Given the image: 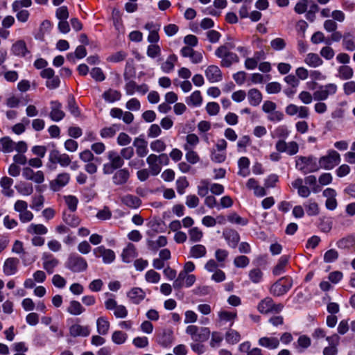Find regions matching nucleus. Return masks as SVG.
<instances>
[{
  "instance_id": "obj_1",
  "label": "nucleus",
  "mask_w": 355,
  "mask_h": 355,
  "mask_svg": "<svg viewBox=\"0 0 355 355\" xmlns=\"http://www.w3.org/2000/svg\"><path fill=\"white\" fill-rule=\"evenodd\" d=\"M234 48L235 44L233 42H228L216 49L215 55L221 59V67H230L233 63L239 62L238 55L231 51Z\"/></svg>"
},
{
  "instance_id": "obj_2",
  "label": "nucleus",
  "mask_w": 355,
  "mask_h": 355,
  "mask_svg": "<svg viewBox=\"0 0 355 355\" xmlns=\"http://www.w3.org/2000/svg\"><path fill=\"white\" fill-rule=\"evenodd\" d=\"M108 162L103 166V172L105 175H110L119 168H121L124 164V160L119 153L114 150H109L107 153Z\"/></svg>"
},
{
  "instance_id": "obj_3",
  "label": "nucleus",
  "mask_w": 355,
  "mask_h": 355,
  "mask_svg": "<svg viewBox=\"0 0 355 355\" xmlns=\"http://www.w3.org/2000/svg\"><path fill=\"white\" fill-rule=\"evenodd\" d=\"M293 286V280L291 278L283 277L273 283L269 289L271 295L279 297L285 295Z\"/></svg>"
},
{
  "instance_id": "obj_4",
  "label": "nucleus",
  "mask_w": 355,
  "mask_h": 355,
  "mask_svg": "<svg viewBox=\"0 0 355 355\" xmlns=\"http://www.w3.org/2000/svg\"><path fill=\"white\" fill-rule=\"evenodd\" d=\"M186 333L189 334L194 342L202 343L208 340L210 330L208 327L189 325L186 328Z\"/></svg>"
},
{
  "instance_id": "obj_5",
  "label": "nucleus",
  "mask_w": 355,
  "mask_h": 355,
  "mask_svg": "<svg viewBox=\"0 0 355 355\" xmlns=\"http://www.w3.org/2000/svg\"><path fill=\"white\" fill-rule=\"evenodd\" d=\"M65 266L73 272H81L87 268V262L76 254H71L66 261Z\"/></svg>"
},
{
  "instance_id": "obj_6",
  "label": "nucleus",
  "mask_w": 355,
  "mask_h": 355,
  "mask_svg": "<svg viewBox=\"0 0 355 355\" xmlns=\"http://www.w3.org/2000/svg\"><path fill=\"white\" fill-rule=\"evenodd\" d=\"M283 308L282 304H275L273 300L270 297L261 300L257 305V310L262 314L279 313Z\"/></svg>"
},
{
  "instance_id": "obj_7",
  "label": "nucleus",
  "mask_w": 355,
  "mask_h": 355,
  "mask_svg": "<svg viewBox=\"0 0 355 355\" xmlns=\"http://www.w3.org/2000/svg\"><path fill=\"white\" fill-rule=\"evenodd\" d=\"M340 162V154L336 150H329L328 154L322 157L319 160L321 168L326 170L332 169L335 166L338 165Z\"/></svg>"
},
{
  "instance_id": "obj_8",
  "label": "nucleus",
  "mask_w": 355,
  "mask_h": 355,
  "mask_svg": "<svg viewBox=\"0 0 355 355\" xmlns=\"http://www.w3.org/2000/svg\"><path fill=\"white\" fill-rule=\"evenodd\" d=\"M337 92V86L335 84L329 83L326 85H320L313 92V99L316 101L327 100L330 95H334Z\"/></svg>"
},
{
  "instance_id": "obj_9",
  "label": "nucleus",
  "mask_w": 355,
  "mask_h": 355,
  "mask_svg": "<svg viewBox=\"0 0 355 355\" xmlns=\"http://www.w3.org/2000/svg\"><path fill=\"white\" fill-rule=\"evenodd\" d=\"M296 168L304 173L318 171V167L312 157H299L296 159Z\"/></svg>"
},
{
  "instance_id": "obj_10",
  "label": "nucleus",
  "mask_w": 355,
  "mask_h": 355,
  "mask_svg": "<svg viewBox=\"0 0 355 355\" xmlns=\"http://www.w3.org/2000/svg\"><path fill=\"white\" fill-rule=\"evenodd\" d=\"M49 160L51 164H58L62 167H67L71 163V159L69 155L66 153H61L57 149H53L50 151Z\"/></svg>"
},
{
  "instance_id": "obj_11",
  "label": "nucleus",
  "mask_w": 355,
  "mask_h": 355,
  "mask_svg": "<svg viewBox=\"0 0 355 355\" xmlns=\"http://www.w3.org/2000/svg\"><path fill=\"white\" fill-rule=\"evenodd\" d=\"M51 111L49 117L53 121H60L65 116V113L62 110V105L58 101H51Z\"/></svg>"
},
{
  "instance_id": "obj_12",
  "label": "nucleus",
  "mask_w": 355,
  "mask_h": 355,
  "mask_svg": "<svg viewBox=\"0 0 355 355\" xmlns=\"http://www.w3.org/2000/svg\"><path fill=\"white\" fill-rule=\"evenodd\" d=\"M173 340V331L171 329H164L157 336V343L164 347L170 346Z\"/></svg>"
},
{
  "instance_id": "obj_13",
  "label": "nucleus",
  "mask_w": 355,
  "mask_h": 355,
  "mask_svg": "<svg viewBox=\"0 0 355 355\" xmlns=\"http://www.w3.org/2000/svg\"><path fill=\"white\" fill-rule=\"evenodd\" d=\"M69 180L70 175L69 173H60L57 175L55 180L50 182V188L53 191H58L69 183Z\"/></svg>"
},
{
  "instance_id": "obj_14",
  "label": "nucleus",
  "mask_w": 355,
  "mask_h": 355,
  "mask_svg": "<svg viewBox=\"0 0 355 355\" xmlns=\"http://www.w3.org/2000/svg\"><path fill=\"white\" fill-rule=\"evenodd\" d=\"M94 254L97 257H102L105 263H110L115 259V254L113 250L106 249L104 246H99L94 250Z\"/></svg>"
},
{
  "instance_id": "obj_15",
  "label": "nucleus",
  "mask_w": 355,
  "mask_h": 355,
  "mask_svg": "<svg viewBox=\"0 0 355 355\" xmlns=\"http://www.w3.org/2000/svg\"><path fill=\"white\" fill-rule=\"evenodd\" d=\"M133 146L136 149V154L139 157H144L148 153V141L141 137L135 138Z\"/></svg>"
},
{
  "instance_id": "obj_16",
  "label": "nucleus",
  "mask_w": 355,
  "mask_h": 355,
  "mask_svg": "<svg viewBox=\"0 0 355 355\" xmlns=\"http://www.w3.org/2000/svg\"><path fill=\"white\" fill-rule=\"evenodd\" d=\"M205 76L210 83H216L222 80V72L216 65H210L205 70Z\"/></svg>"
},
{
  "instance_id": "obj_17",
  "label": "nucleus",
  "mask_w": 355,
  "mask_h": 355,
  "mask_svg": "<svg viewBox=\"0 0 355 355\" xmlns=\"http://www.w3.org/2000/svg\"><path fill=\"white\" fill-rule=\"evenodd\" d=\"M130 175L127 168H119L112 177L113 183L116 185H123L128 182Z\"/></svg>"
},
{
  "instance_id": "obj_18",
  "label": "nucleus",
  "mask_w": 355,
  "mask_h": 355,
  "mask_svg": "<svg viewBox=\"0 0 355 355\" xmlns=\"http://www.w3.org/2000/svg\"><path fill=\"white\" fill-rule=\"evenodd\" d=\"M327 340L329 346L326 347L323 349L324 355H336L338 353L337 345L339 341V336L334 334L331 336L327 337Z\"/></svg>"
},
{
  "instance_id": "obj_19",
  "label": "nucleus",
  "mask_w": 355,
  "mask_h": 355,
  "mask_svg": "<svg viewBox=\"0 0 355 355\" xmlns=\"http://www.w3.org/2000/svg\"><path fill=\"white\" fill-rule=\"evenodd\" d=\"M223 235L231 248H235L237 246L240 241V236L236 230L232 229L225 230Z\"/></svg>"
},
{
  "instance_id": "obj_20",
  "label": "nucleus",
  "mask_w": 355,
  "mask_h": 355,
  "mask_svg": "<svg viewBox=\"0 0 355 355\" xmlns=\"http://www.w3.org/2000/svg\"><path fill=\"white\" fill-rule=\"evenodd\" d=\"M42 260L43 268L49 274H52L55 268L59 264L58 259L54 258L51 254H44Z\"/></svg>"
},
{
  "instance_id": "obj_21",
  "label": "nucleus",
  "mask_w": 355,
  "mask_h": 355,
  "mask_svg": "<svg viewBox=\"0 0 355 355\" xmlns=\"http://www.w3.org/2000/svg\"><path fill=\"white\" fill-rule=\"evenodd\" d=\"M148 91V87L146 84L137 85L133 80H130L125 84V92L128 95H132L135 92L141 93V94H146Z\"/></svg>"
},
{
  "instance_id": "obj_22",
  "label": "nucleus",
  "mask_w": 355,
  "mask_h": 355,
  "mask_svg": "<svg viewBox=\"0 0 355 355\" xmlns=\"http://www.w3.org/2000/svg\"><path fill=\"white\" fill-rule=\"evenodd\" d=\"M146 162L148 164L149 169L151 175H158L161 170L162 167L159 166V160L157 155L155 154H150L146 158Z\"/></svg>"
},
{
  "instance_id": "obj_23",
  "label": "nucleus",
  "mask_w": 355,
  "mask_h": 355,
  "mask_svg": "<svg viewBox=\"0 0 355 355\" xmlns=\"http://www.w3.org/2000/svg\"><path fill=\"white\" fill-rule=\"evenodd\" d=\"M258 343L260 346L272 350L278 348L279 340L276 337L264 336L259 339Z\"/></svg>"
},
{
  "instance_id": "obj_24",
  "label": "nucleus",
  "mask_w": 355,
  "mask_h": 355,
  "mask_svg": "<svg viewBox=\"0 0 355 355\" xmlns=\"http://www.w3.org/2000/svg\"><path fill=\"white\" fill-rule=\"evenodd\" d=\"M69 334L72 337H86L89 335L90 330L88 326L75 324L70 327Z\"/></svg>"
},
{
  "instance_id": "obj_25",
  "label": "nucleus",
  "mask_w": 355,
  "mask_h": 355,
  "mask_svg": "<svg viewBox=\"0 0 355 355\" xmlns=\"http://www.w3.org/2000/svg\"><path fill=\"white\" fill-rule=\"evenodd\" d=\"M19 262L17 258H8L4 262L3 272L8 276L14 275L17 270Z\"/></svg>"
},
{
  "instance_id": "obj_26",
  "label": "nucleus",
  "mask_w": 355,
  "mask_h": 355,
  "mask_svg": "<svg viewBox=\"0 0 355 355\" xmlns=\"http://www.w3.org/2000/svg\"><path fill=\"white\" fill-rule=\"evenodd\" d=\"M304 180L302 178H297L292 183L291 185L293 188L297 189V193L302 198H308L311 194V189L303 185Z\"/></svg>"
},
{
  "instance_id": "obj_27",
  "label": "nucleus",
  "mask_w": 355,
  "mask_h": 355,
  "mask_svg": "<svg viewBox=\"0 0 355 355\" xmlns=\"http://www.w3.org/2000/svg\"><path fill=\"white\" fill-rule=\"evenodd\" d=\"M127 295L132 303L138 304L145 298L146 293L141 288L135 287L132 288Z\"/></svg>"
},
{
  "instance_id": "obj_28",
  "label": "nucleus",
  "mask_w": 355,
  "mask_h": 355,
  "mask_svg": "<svg viewBox=\"0 0 355 355\" xmlns=\"http://www.w3.org/2000/svg\"><path fill=\"white\" fill-rule=\"evenodd\" d=\"M336 246L341 250H351L355 247V236L349 235L339 239Z\"/></svg>"
},
{
  "instance_id": "obj_29",
  "label": "nucleus",
  "mask_w": 355,
  "mask_h": 355,
  "mask_svg": "<svg viewBox=\"0 0 355 355\" xmlns=\"http://www.w3.org/2000/svg\"><path fill=\"white\" fill-rule=\"evenodd\" d=\"M289 260V257L287 255L282 256L277 265L272 269V274L275 276H279L285 272L286 266H287Z\"/></svg>"
},
{
  "instance_id": "obj_30",
  "label": "nucleus",
  "mask_w": 355,
  "mask_h": 355,
  "mask_svg": "<svg viewBox=\"0 0 355 355\" xmlns=\"http://www.w3.org/2000/svg\"><path fill=\"white\" fill-rule=\"evenodd\" d=\"M11 51L17 56H25L28 52L24 40H18L11 47Z\"/></svg>"
},
{
  "instance_id": "obj_31",
  "label": "nucleus",
  "mask_w": 355,
  "mask_h": 355,
  "mask_svg": "<svg viewBox=\"0 0 355 355\" xmlns=\"http://www.w3.org/2000/svg\"><path fill=\"white\" fill-rule=\"evenodd\" d=\"M121 202L132 209H136L141 204V200L138 197L129 194L123 196L121 198Z\"/></svg>"
},
{
  "instance_id": "obj_32",
  "label": "nucleus",
  "mask_w": 355,
  "mask_h": 355,
  "mask_svg": "<svg viewBox=\"0 0 355 355\" xmlns=\"http://www.w3.org/2000/svg\"><path fill=\"white\" fill-rule=\"evenodd\" d=\"M304 62L309 67L315 68L322 65L323 61L318 54L309 53L306 55Z\"/></svg>"
},
{
  "instance_id": "obj_33",
  "label": "nucleus",
  "mask_w": 355,
  "mask_h": 355,
  "mask_svg": "<svg viewBox=\"0 0 355 355\" xmlns=\"http://www.w3.org/2000/svg\"><path fill=\"white\" fill-rule=\"evenodd\" d=\"M189 254L190 257L193 259H200L205 257L207 254V249L203 245L196 244L191 248Z\"/></svg>"
},
{
  "instance_id": "obj_34",
  "label": "nucleus",
  "mask_w": 355,
  "mask_h": 355,
  "mask_svg": "<svg viewBox=\"0 0 355 355\" xmlns=\"http://www.w3.org/2000/svg\"><path fill=\"white\" fill-rule=\"evenodd\" d=\"M178 58L175 54L170 55L166 60L161 65L162 70L165 73H170L173 71Z\"/></svg>"
},
{
  "instance_id": "obj_35",
  "label": "nucleus",
  "mask_w": 355,
  "mask_h": 355,
  "mask_svg": "<svg viewBox=\"0 0 355 355\" xmlns=\"http://www.w3.org/2000/svg\"><path fill=\"white\" fill-rule=\"evenodd\" d=\"M110 322L105 317H100L96 320L97 331L101 335H106L110 329Z\"/></svg>"
},
{
  "instance_id": "obj_36",
  "label": "nucleus",
  "mask_w": 355,
  "mask_h": 355,
  "mask_svg": "<svg viewBox=\"0 0 355 355\" xmlns=\"http://www.w3.org/2000/svg\"><path fill=\"white\" fill-rule=\"evenodd\" d=\"M137 256L136 249L134 245L129 243L122 252L121 257L124 262L129 263Z\"/></svg>"
},
{
  "instance_id": "obj_37",
  "label": "nucleus",
  "mask_w": 355,
  "mask_h": 355,
  "mask_svg": "<svg viewBox=\"0 0 355 355\" xmlns=\"http://www.w3.org/2000/svg\"><path fill=\"white\" fill-rule=\"evenodd\" d=\"M248 96L250 103L253 106L258 105L262 100V95L257 89H250L248 91Z\"/></svg>"
},
{
  "instance_id": "obj_38",
  "label": "nucleus",
  "mask_w": 355,
  "mask_h": 355,
  "mask_svg": "<svg viewBox=\"0 0 355 355\" xmlns=\"http://www.w3.org/2000/svg\"><path fill=\"white\" fill-rule=\"evenodd\" d=\"M184 149L187 151L185 158L189 163L195 164L200 161L199 155L196 151L193 150L192 148L188 146V145H184Z\"/></svg>"
},
{
  "instance_id": "obj_39",
  "label": "nucleus",
  "mask_w": 355,
  "mask_h": 355,
  "mask_svg": "<svg viewBox=\"0 0 355 355\" xmlns=\"http://www.w3.org/2000/svg\"><path fill=\"white\" fill-rule=\"evenodd\" d=\"M167 244V239L164 236H159L157 240H148L147 245L149 249L157 250L161 247H164Z\"/></svg>"
},
{
  "instance_id": "obj_40",
  "label": "nucleus",
  "mask_w": 355,
  "mask_h": 355,
  "mask_svg": "<svg viewBox=\"0 0 355 355\" xmlns=\"http://www.w3.org/2000/svg\"><path fill=\"white\" fill-rule=\"evenodd\" d=\"M27 232L31 234L44 235L48 232L47 228L42 224L31 223L27 228Z\"/></svg>"
},
{
  "instance_id": "obj_41",
  "label": "nucleus",
  "mask_w": 355,
  "mask_h": 355,
  "mask_svg": "<svg viewBox=\"0 0 355 355\" xmlns=\"http://www.w3.org/2000/svg\"><path fill=\"white\" fill-rule=\"evenodd\" d=\"M67 311L71 315H78L85 311V309L79 302L72 300L70 302L69 306L67 308Z\"/></svg>"
},
{
  "instance_id": "obj_42",
  "label": "nucleus",
  "mask_w": 355,
  "mask_h": 355,
  "mask_svg": "<svg viewBox=\"0 0 355 355\" xmlns=\"http://www.w3.org/2000/svg\"><path fill=\"white\" fill-rule=\"evenodd\" d=\"M121 93L115 89H109L103 94V98L105 101L109 103H113L121 98Z\"/></svg>"
},
{
  "instance_id": "obj_43",
  "label": "nucleus",
  "mask_w": 355,
  "mask_h": 355,
  "mask_svg": "<svg viewBox=\"0 0 355 355\" xmlns=\"http://www.w3.org/2000/svg\"><path fill=\"white\" fill-rule=\"evenodd\" d=\"M62 220L66 224L73 227H77L80 223V220L77 216L67 212L63 213Z\"/></svg>"
},
{
  "instance_id": "obj_44",
  "label": "nucleus",
  "mask_w": 355,
  "mask_h": 355,
  "mask_svg": "<svg viewBox=\"0 0 355 355\" xmlns=\"http://www.w3.org/2000/svg\"><path fill=\"white\" fill-rule=\"evenodd\" d=\"M186 103L189 105L199 106L202 103V98L200 91L193 92L190 96L186 98Z\"/></svg>"
},
{
  "instance_id": "obj_45",
  "label": "nucleus",
  "mask_w": 355,
  "mask_h": 355,
  "mask_svg": "<svg viewBox=\"0 0 355 355\" xmlns=\"http://www.w3.org/2000/svg\"><path fill=\"white\" fill-rule=\"evenodd\" d=\"M343 44L348 51H353L355 50L354 37L351 33H345L344 34Z\"/></svg>"
},
{
  "instance_id": "obj_46",
  "label": "nucleus",
  "mask_w": 355,
  "mask_h": 355,
  "mask_svg": "<svg viewBox=\"0 0 355 355\" xmlns=\"http://www.w3.org/2000/svg\"><path fill=\"white\" fill-rule=\"evenodd\" d=\"M0 144L2 146V151L5 153H10L15 149V141L8 137L0 139Z\"/></svg>"
},
{
  "instance_id": "obj_47",
  "label": "nucleus",
  "mask_w": 355,
  "mask_h": 355,
  "mask_svg": "<svg viewBox=\"0 0 355 355\" xmlns=\"http://www.w3.org/2000/svg\"><path fill=\"white\" fill-rule=\"evenodd\" d=\"M17 191L23 196H29L33 192V187L31 184L21 182L15 186Z\"/></svg>"
},
{
  "instance_id": "obj_48",
  "label": "nucleus",
  "mask_w": 355,
  "mask_h": 355,
  "mask_svg": "<svg viewBox=\"0 0 355 355\" xmlns=\"http://www.w3.org/2000/svg\"><path fill=\"white\" fill-rule=\"evenodd\" d=\"M263 273L259 268H255L249 271L248 277L254 284H259L263 279Z\"/></svg>"
},
{
  "instance_id": "obj_49",
  "label": "nucleus",
  "mask_w": 355,
  "mask_h": 355,
  "mask_svg": "<svg viewBox=\"0 0 355 355\" xmlns=\"http://www.w3.org/2000/svg\"><path fill=\"white\" fill-rule=\"evenodd\" d=\"M338 76L343 80H347L352 78L354 71L352 67L347 65L340 66L338 69Z\"/></svg>"
},
{
  "instance_id": "obj_50",
  "label": "nucleus",
  "mask_w": 355,
  "mask_h": 355,
  "mask_svg": "<svg viewBox=\"0 0 355 355\" xmlns=\"http://www.w3.org/2000/svg\"><path fill=\"white\" fill-rule=\"evenodd\" d=\"M119 130L116 125H113L110 127H105L101 130L100 135L102 138H112L113 137L117 130Z\"/></svg>"
},
{
  "instance_id": "obj_51",
  "label": "nucleus",
  "mask_w": 355,
  "mask_h": 355,
  "mask_svg": "<svg viewBox=\"0 0 355 355\" xmlns=\"http://www.w3.org/2000/svg\"><path fill=\"white\" fill-rule=\"evenodd\" d=\"M240 339L241 336L239 333L234 329H230L225 334V340L230 344L237 343Z\"/></svg>"
},
{
  "instance_id": "obj_52",
  "label": "nucleus",
  "mask_w": 355,
  "mask_h": 355,
  "mask_svg": "<svg viewBox=\"0 0 355 355\" xmlns=\"http://www.w3.org/2000/svg\"><path fill=\"white\" fill-rule=\"evenodd\" d=\"M190 241L192 242H198L203 236V232L197 227H192L189 230Z\"/></svg>"
},
{
  "instance_id": "obj_53",
  "label": "nucleus",
  "mask_w": 355,
  "mask_h": 355,
  "mask_svg": "<svg viewBox=\"0 0 355 355\" xmlns=\"http://www.w3.org/2000/svg\"><path fill=\"white\" fill-rule=\"evenodd\" d=\"M227 220L232 223L243 226L246 225L248 223V220L245 218H242L239 216L236 213H232L227 216Z\"/></svg>"
},
{
  "instance_id": "obj_54",
  "label": "nucleus",
  "mask_w": 355,
  "mask_h": 355,
  "mask_svg": "<svg viewBox=\"0 0 355 355\" xmlns=\"http://www.w3.org/2000/svg\"><path fill=\"white\" fill-rule=\"evenodd\" d=\"M339 254L335 249H330L327 250L323 257V260L325 263H332L338 259Z\"/></svg>"
},
{
  "instance_id": "obj_55",
  "label": "nucleus",
  "mask_w": 355,
  "mask_h": 355,
  "mask_svg": "<svg viewBox=\"0 0 355 355\" xmlns=\"http://www.w3.org/2000/svg\"><path fill=\"white\" fill-rule=\"evenodd\" d=\"M65 203L67 204L69 210L72 212L75 211L77 209V205L78 202V198L71 195L65 196L64 197Z\"/></svg>"
},
{
  "instance_id": "obj_56",
  "label": "nucleus",
  "mask_w": 355,
  "mask_h": 355,
  "mask_svg": "<svg viewBox=\"0 0 355 355\" xmlns=\"http://www.w3.org/2000/svg\"><path fill=\"white\" fill-rule=\"evenodd\" d=\"M189 184L186 177H180L176 180V189L179 194L184 193L185 189L189 187Z\"/></svg>"
},
{
  "instance_id": "obj_57",
  "label": "nucleus",
  "mask_w": 355,
  "mask_h": 355,
  "mask_svg": "<svg viewBox=\"0 0 355 355\" xmlns=\"http://www.w3.org/2000/svg\"><path fill=\"white\" fill-rule=\"evenodd\" d=\"M127 337L125 333L121 331H116L112 334V340L114 343L121 345L125 342Z\"/></svg>"
},
{
  "instance_id": "obj_58",
  "label": "nucleus",
  "mask_w": 355,
  "mask_h": 355,
  "mask_svg": "<svg viewBox=\"0 0 355 355\" xmlns=\"http://www.w3.org/2000/svg\"><path fill=\"white\" fill-rule=\"evenodd\" d=\"M150 147L152 150L157 153H161L165 150L166 145L163 140L156 139L150 143Z\"/></svg>"
},
{
  "instance_id": "obj_59",
  "label": "nucleus",
  "mask_w": 355,
  "mask_h": 355,
  "mask_svg": "<svg viewBox=\"0 0 355 355\" xmlns=\"http://www.w3.org/2000/svg\"><path fill=\"white\" fill-rule=\"evenodd\" d=\"M80 159L84 162H89L92 161L100 162V158L95 157L89 150H85L79 155Z\"/></svg>"
},
{
  "instance_id": "obj_60",
  "label": "nucleus",
  "mask_w": 355,
  "mask_h": 355,
  "mask_svg": "<svg viewBox=\"0 0 355 355\" xmlns=\"http://www.w3.org/2000/svg\"><path fill=\"white\" fill-rule=\"evenodd\" d=\"M223 340V335L217 331H214L211 334V338L209 345L211 347H218Z\"/></svg>"
},
{
  "instance_id": "obj_61",
  "label": "nucleus",
  "mask_w": 355,
  "mask_h": 355,
  "mask_svg": "<svg viewBox=\"0 0 355 355\" xmlns=\"http://www.w3.org/2000/svg\"><path fill=\"white\" fill-rule=\"evenodd\" d=\"M305 207L309 216H316L319 214L318 205L315 202H312L311 200L309 201L308 203L305 205Z\"/></svg>"
},
{
  "instance_id": "obj_62",
  "label": "nucleus",
  "mask_w": 355,
  "mask_h": 355,
  "mask_svg": "<svg viewBox=\"0 0 355 355\" xmlns=\"http://www.w3.org/2000/svg\"><path fill=\"white\" fill-rule=\"evenodd\" d=\"M145 279L148 282L155 284L159 281L160 275L153 270H150L146 273Z\"/></svg>"
},
{
  "instance_id": "obj_63",
  "label": "nucleus",
  "mask_w": 355,
  "mask_h": 355,
  "mask_svg": "<svg viewBox=\"0 0 355 355\" xmlns=\"http://www.w3.org/2000/svg\"><path fill=\"white\" fill-rule=\"evenodd\" d=\"M250 263V259L244 255L236 257L234 260V264L237 268H245Z\"/></svg>"
},
{
  "instance_id": "obj_64",
  "label": "nucleus",
  "mask_w": 355,
  "mask_h": 355,
  "mask_svg": "<svg viewBox=\"0 0 355 355\" xmlns=\"http://www.w3.org/2000/svg\"><path fill=\"white\" fill-rule=\"evenodd\" d=\"M91 76L96 81L101 82L105 79V76L103 73L101 69L98 67H94L90 72Z\"/></svg>"
}]
</instances>
